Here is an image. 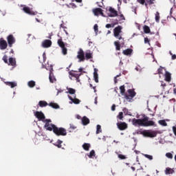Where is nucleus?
I'll use <instances>...</instances> for the list:
<instances>
[{
    "instance_id": "obj_29",
    "label": "nucleus",
    "mask_w": 176,
    "mask_h": 176,
    "mask_svg": "<svg viewBox=\"0 0 176 176\" xmlns=\"http://www.w3.org/2000/svg\"><path fill=\"white\" fill-rule=\"evenodd\" d=\"M85 58L87 60H90V58H93V54L91 52H86L85 53Z\"/></svg>"
},
{
    "instance_id": "obj_12",
    "label": "nucleus",
    "mask_w": 176,
    "mask_h": 176,
    "mask_svg": "<svg viewBox=\"0 0 176 176\" xmlns=\"http://www.w3.org/2000/svg\"><path fill=\"white\" fill-rule=\"evenodd\" d=\"M23 10L25 12V13H27V14H30V16H35V12L32 11L31 9H30V7H24Z\"/></svg>"
},
{
    "instance_id": "obj_60",
    "label": "nucleus",
    "mask_w": 176,
    "mask_h": 176,
    "mask_svg": "<svg viewBox=\"0 0 176 176\" xmlns=\"http://www.w3.org/2000/svg\"><path fill=\"white\" fill-rule=\"evenodd\" d=\"M76 118L78 120L82 119V117L80 116H79V115H77Z\"/></svg>"
},
{
    "instance_id": "obj_2",
    "label": "nucleus",
    "mask_w": 176,
    "mask_h": 176,
    "mask_svg": "<svg viewBox=\"0 0 176 176\" xmlns=\"http://www.w3.org/2000/svg\"><path fill=\"white\" fill-rule=\"evenodd\" d=\"M132 124L135 126L149 127V126H155V122L149 120V117L143 115V119H135L132 120Z\"/></svg>"
},
{
    "instance_id": "obj_17",
    "label": "nucleus",
    "mask_w": 176,
    "mask_h": 176,
    "mask_svg": "<svg viewBox=\"0 0 176 176\" xmlns=\"http://www.w3.org/2000/svg\"><path fill=\"white\" fill-rule=\"evenodd\" d=\"M98 69L96 68L94 69V78L96 83H98Z\"/></svg>"
},
{
    "instance_id": "obj_49",
    "label": "nucleus",
    "mask_w": 176,
    "mask_h": 176,
    "mask_svg": "<svg viewBox=\"0 0 176 176\" xmlns=\"http://www.w3.org/2000/svg\"><path fill=\"white\" fill-rule=\"evenodd\" d=\"M94 30L95 32H98V25L95 24L94 26Z\"/></svg>"
},
{
    "instance_id": "obj_1",
    "label": "nucleus",
    "mask_w": 176,
    "mask_h": 176,
    "mask_svg": "<svg viewBox=\"0 0 176 176\" xmlns=\"http://www.w3.org/2000/svg\"><path fill=\"white\" fill-rule=\"evenodd\" d=\"M45 122V124L44 127L48 131H53V133H54L56 135H58V137H59L60 135H67V130L63 127L58 128L56 126V125L50 123L52 122V120L46 119Z\"/></svg>"
},
{
    "instance_id": "obj_18",
    "label": "nucleus",
    "mask_w": 176,
    "mask_h": 176,
    "mask_svg": "<svg viewBox=\"0 0 176 176\" xmlns=\"http://www.w3.org/2000/svg\"><path fill=\"white\" fill-rule=\"evenodd\" d=\"M8 65H12V67H16V58H9Z\"/></svg>"
},
{
    "instance_id": "obj_40",
    "label": "nucleus",
    "mask_w": 176,
    "mask_h": 176,
    "mask_svg": "<svg viewBox=\"0 0 176 176\" xmlns=\"http://www.w3.org/2000/svg\"><path fill=\"white\" fill-rule=\"evenodd\" d=\"M117 118L120 120H123V112H120L119 114L117 116Z\"/></svg>"
},
{
    "instance_id": "obj_43",
    "label": "nucleus",
    "mask_w": 176,
    "mask_h": 176,
    "mask_svg": "<svg viewBox=\"0 0 176 176\" xmlns=\"http://www.w3.org/2000/svg\"><path fill=\"white\" fill-rule=\"evenodd\" d=\"M2 60L4 61V63H5L6 64H9V62H8V56H7V55H4V56H3Z\"/></svg>"
},
{
    "instance_id": "obj_15",
    "label": "nucleus",
    "mask_w": 176,
    "mask_h": 176,
    "mask_svg": "<svg viewBox=\"0 0 176 176\" xmlns=\"http://www.w3.org/2000/svg\"><path fill=\"white\" fill-rule=\"evenodd\" d=\"M122 54H124V56H131V54H133V49L128 48L122 51Z\"/></svg>"
},
{
    "instance_id": "obj_26",
    "label": "nucleus",
    "mask_w": 176,
    "mask_h": 176,
    "mask_svg": "<svg viewBox=\"0 0 176 176\" xmlns=\"http://www.w3.org/2000/svg\"><path fill=\"white\" fill-rule=\"evenodd\" d=\"M49 106L52 107V108H54V109H58L60 108V106L57 103L54 102H50Z\"/></svg>"
},
{
    "instance_id": "obj_63",
    "label": "nucleus",
    "mask_w": 176,
    "mask_h": 176,
    "mask_svg": "<svg viewBox=\"0 0 176 176\" xmlns=\"http://www.w3.org/2000/svg\"><path fill=\"white\" fill-rule=\"evenodd\" d=\"M173 93H174V94H176V88H175V89H173Z\"/></svg>"
},
{
    "instance_id": "obj_24",
    "label": "nucleus",
    "mask_w": 176,
    "mask_h": 176,
    "mask_svg": "<svg viewBox=\"0 0 176 176\" xmlns=\"http://www.w3.org/2000/svg\"><path fill=\"white\" fill-rule=\"evenodd\" d=\"M38 105H39V107H41V108H43V107H47V105H49V104H47V102H46L45 100H40L38 102Z\"/></svg>"
},
{
    "instance_id": "obj_19",
    "label": "nucleus",
    "mask_w": 176,
    "mask_h": 176,
    "mask_svg": "<svg viewBox=\"0 0 176 176\" xmlns=\"http://www.w3.org/2000/svg\"><path fill=\"white\" fill-rule=\"evenodd\" d=\"M50 82L51 83H54L56 82V78H54V76L53 75V72H50V76H49Z\"/></svg>"
},
{
    "instance_id": "obj_51",
    "label": "nucleus",
    "mask_w": 176,
    "mask_h": 176,
    "mask_svg": "<svg viewBox=\"0 0 176 176\" xmlns=\"http://www.w3.org/2000/svg\"><path fill=\"white\" fill-rule=\"evenodd\" d=\"M124 97L126 100H133V98H131V96H130V95L125 94Z\"/></svg>"
},
{
    "instance_id": "obj_8",
    "label": "nucleus",
    "mask_w": 176,
    "mask_h": 176,
    "mask_svg": "<svg viewBox=\"0 0 176 176\" xmlns=\"http://www.w3.org/2000/svg\"><path fill=\"white\" fill-rule=\"evenodd\" d=\"M8 49V42L3 38H0V50H6Z\"/></svg>"
},
{
    "instance_id": "obj_30",
    "label": "nucleus",
    "mask_w": 176,
    "mask_h": 176,
    "mask_svg": "<svg viewBox=\"0 0 176 176\" xmlns=\"http://www.w3.org/2000/svg\"><path fill=\"white\" fill-rule=\"evenodd\" d=\"M116 50H120V42L119 41H115Z\"/></svg>"
},
{
    "instance_id": "obj_28",
    "label": "nucleus",
    "mask_w": 176,
    "mask_h": 176,
    "mask_svg": "<svg viewBox=\"0 0 176 176\" xmlns=\"http://www.w3.org/2000/svg\"><path fill=\"white\" fill-rule=\"evenodd\" d=\"M58 45L61 48L65 47V44L64 43V41H63L62 38L58 40Z\"/></svg>"
},
{
    "instance_id": "obj_14",
    "label": "nucleus",
    "mask_w": 176,
    "mask_h": 176,
    "mask_svg": "<svg viewBox=\"0 0 176 176\" xmlns=\"http://www.w3.org/2000/svg\"><path fill=\"white\" fill-rule=\"evenodd\" d=\"M81 122H82V124H83V126H87V124H89L90 123V120L87 117L84 116V117H82Z\"/></svg>"
},
{
    "instance_id": "obj_53",
    "label": "nucleus",
    "mask_w": 176,
    "mask_h": 176,
    "mask_svg": "<svg viewBox=\"0 0 176 176\" xmlns=\"http://www.w3.org/2000/svg\"><path fill=\"white\" fill-rule=\"evenodd\" d=\"M112 28V24L108 23L106 25V28Z\"/></svg>"
},
{
    "instance_id": "obj_54",
    "label": "nucleus",
    "mask_w": 176,
    "mask_h": 176,
    "mask_svg": "<svg viewBox=\"0 0 176 176\" xmlns=\"http://www.w3.org/2000/svg\"><path fill=\"white\" fill-rule=\"evenodd\" d=\"M144 43H149V39L148 38H144Z\"/></svg>"
},
{
    "instance_id": "obj_6",
    "label": "nucleus",
    "mask_w": 176,
    "mask_h": 176,
    "mask_svg": "<svg viewBox=\"0 0 176 176\" xmlns=\"http://www.w3.org/2000/svg\"><path fill=\"white\" fill-rule=\"evenodd\" d=\"M34 116H36V118H37L38 120H39V122H44V123H46L45 121L46 120H45V114H43L42 113V111H36Z\"/></svg>"
},
{
    "instance_id": "obj_46",
    "label": "nucleus",
    "mask_w": 176,
    "mask_h": 176,
    "mask_svg": "<svg viewBox=\"0 0 176 176\" xmlns=\"http://www.w3.org/2000/svg\"><path fill=\"white\" fill-rule=\"evenodd\" d=\"M166 156V157H168V159H173V154H171V153H167Z\"/></svg>"
},
{
    "instance_id": "obj_16",
    "label": "nucleus",
    "mask_w": 176,
    "mask_h": 176,
    "mask_svg": "<svg viewBox=\"0 0 176 176\" xmlns=\"http://www.w3.org/2000/svg\"><path fill=\"white\" fill-rule=\"evenodd\" d=\"M5 85H6V86H10L11 89H13L17 86V83L16 82H5Z\"/></svg>"
},
{
    "instance_id": "obj_64",
    "label": "nucleus",
    "mask_w": 176,
    "mask_h": 176,
    "mask_svg": "<svg viewBox=\"0 0 176 176\" xmlns=\"http://www.w3.org/2000/svg\"><path fill=\"white\" fill-rule=\"evenodd\" d=\"M95 104H97V97L95 98Z\"/></svg>"
},
{
    "instance_id": "obj_23",
    "label": "nucleus",
    "mask_w": 176,
    "mask_h": 176,
    "mask_svg": "<svg viewBox=\"0 0 176 176\" xmlns=\"http://www.w3.org/2000/svg\"><path fill=\"white\" fill-rule=\"evenodd\" d=\"M143 30L144 34H152V32H151V28H149V26L145 25L143 27Z\"/></svg>"
},
{
    "instance_id": "obj_39",
    "label": "nucleus",
    "mask_w": 176,
    "mask_h": 176,
    "mask_svg": "<svg viewBox=\"0 0 176 176\" xmlns=\"http://www.w3.org/2000/svg\"><path fill=\"white\" fill-rule=\"evenodd\" d=\"M62 49V53L64 56H66L67 52H68V50L67 49V47H63L61 48Z\"/></svg>"
},
{
    "instance_id": "obj_5",
    "label": "nucleus",
    "mask_w": 176,
    "mask_h": 176,
    "mask_svg": "<svg viewBox=\"0 0 176 176\" xmlns=\"http://www.w3.org/2000/svg\"><path fill=\"white\" fill-rule=\"evenodd\" d=\"M7 41L8 43L9 47H13L14 43H16V38H14V36L13 34H10L7 36Z\"/></svg>"
},
{
    "instance_id": "obj_27",
    "label": "nucleus",
    "mask_w": 176,
    "mask_h": 176,
    "mask_svg": "<svg viewBox=\"0 0 176 176\" xmlns=\"http://www.w3.org/2000/svg\"><path fill=\"white\" fill-rule=\"evenodd\" d=\"M90 144L89 143H84L82 144V148L85 151H89V149H90Z\"/></svg>"
},
{
    "instance_id": "obj_55",
    "label": "nucleus",
    "mask_w": 176,
    "mask_h": 176,
    "mask_svg": "<svg viewBox=\"0 0 176 176\" xmlns=\"http://www.w3.org/2000/svg\"><path fill=\"white\" fill-rule=\"evenodd\" d=\"M115 109H116V105L113 104L111 107V111H115Z\"/></svg>"
},
{
    "instance_id": "obj_20",
    "label": "nucleus",
    "mask_w": 176,
    "mask_h": 176,
    "mask_svg": "<svg viewBox=\"0 0 176 176\" xmlns=\"http://www.w3.org/2000/svg\"><path fill=\"white\" fill-rule=\"evenodd\" d=\"M165 80L166 82H171V74L168 72H166L165 73Z\"/></svg>"
},
{
    "instance_id": "obj_48",
    "label": "nucleus",
    "mask_w": 176,
    "mask_h": 176,
    "mask_svg": "<svg viewBox=\"0 0 176 176\" xmlns=\"http://www.w3.org/2000/svg\"><path fill=\"white\" fill-rule=\"evenodd\" d=\"M138 2L140 3V5H144V6H145V3H146V2H145V0H138Z\"/></svg>"
},
{
    "instance_id": "obj_32",
    "label": "nucleus",
    "mask_w": 176,
    "mask_h": 176,
    "mask_svg": "<svg viewBox=\"0 0 176 176\" xmlns=\"http://www.w3.org/2000/svg\"><path fill=\"white\" fill-rule=\"evenodd\" d=\"M155 21L156 23L160 22V13L159 12H156L155 13Z\"/></svg>"
},
{
    "instance_id": "obj_56",
    "label": "nucleus",
    "mask_w": 176,
    "mask_h": 176,
    "mask_svg": "<svg viewBox=\"0 0 176 176\" xmlns=\"http://www.w3.org/2000/svg\"><path fill=\"white\" fill-rule=\"evenodd\" d=\"M161 86L164 89V87H166V83H164V82H162Z\"/></svg>"
},
{
    "instance_id": "obj_50",
    "label": "nucleus",
    "mask_w": 176,
    "mask_h": 176,
    "mask_svg": "<svg viewBox=\"0 0 176 176\" xmlns=\"http://www.w3.org/2000/svg\"><path fill=\"white\" fill-rule=\"evenodd\" d=\"M119 24V21H118V19H116L115 21V23H112V28H113V27H115V25Z\"/></svg>"
},
{
    "instance_id": "obj_21",
    "label": "nucleus",
    "mask_w": 176,
    "mask_h": 176,
    "mask_svg": "<svg viewBox=\"0 0 176 176\" xmlns=\"http://www.w3.org/2000/svg\"><path fill=\"white\" fill-rule=\"evenodd\" d=\"M175 171L174 169L171 168H166L165 170V174L166 175H170V174H174Z\"/></svg>"
},
{
    "instance_id": "obj_36",
    "label": "nucleus",
    "mask_w": 176,
    "mask_h": 176,
    "mask_svg": "<svg viewBox=\"0 0 176 176\" xmlns=\"http://www.w3.org/2000/svg\"><path fill=\"white\" fill-rule=\"evenodd\" d=\"M29 87H35V81L34 80H30L28 83Z\"/></svg>"
},
{
    "instance_id": "obj_61",
    "label": "nucleus",
    "mask_w": 176,
    "mask_h": 176,
    "mask_svg": "<svg viewBox=\"0 0 176 176\" xmlns=\"http://www.w3.org/2000/svg\"><path fill=\"white\" fill-rule=\"evenodd\" d=\"M131 168L133 171H135V168L134 166H131Z\"/></svg>"
},
{
    "instance_id": "obj_34",
    "label": "nucleus",
    "mask_w": 176,
    "mask_h": 176,
    "mask_svg": "<svg viewBox=\"0 0 176 176\" xmlns=\"http://www.w3.org/2000/svg\"><path fill=\"white\" fill-rule=\"evenodd\" d=\"M159 124H161V126H167V122H166V120H160L158 121Z\"/></svg>"
},
{
    "instance_id": "obj_25",
    "label": "nucleus",
    "mask_w": 176,
    "mask_h": 176,
    "mask_svg": "<svg viewBox=\"0 0 176 176\" xmlns=\"http://www.w3.org/2000/svg\"><path fill=\"white\" fill-rule=\"evenodd\" d=\"M128 93L131 97V98H134V97H135V91H134V89H129L128 90Z\"/></svg>"
},
{
    "instance_id": "obj_38",
    "label": "nucleus",
    "mask_w": 176,
    "mask_h": 176,
    "mask_svg": "<svg viewBox=\"0 0 176 176\" xmlns=\"http://www.w3.org/2000/svg\"><path fill=\"white\" fill-rule=\"evenodd\" d=\"M88 156L89 158L93 157V156H96V151H94V150L91 151Z\"/></svg>"
},
{
    "instance_id": "obj_7",
    "label": "nucleus",
    "mask_w": 176,
    "mask_h": 176,
    "mask_svg": "<svg viewBox=\"0 0 176 176\" xmlns=\"http://www.w3.org/2000/svg\"><path fill=\"white\" fill-rule=\"evenodd\" d=\"M109 12L110 13L109 14V17H118L119 16L118 11H116V10L112 7L109 8Z\"/></svg>"
},
{
    "instance_id": "obj_13",
    "label": "nucleus",
    "mask_w": 176,
    "mask_h": 176,
    "mask_svg": "<svg viewBox=\"0 0 176 176\" xmlns=\"http://www.w3.org/2000/svg\"><path fill=\"white\" fill-rule=\"evenodd\" d=\"M52 46V41L50 40H45L42 43V47L45 48L50 47Z\"/></svg>"
},
{
    "instance_id": "obj_59",
    "label": "nucleus",
    "mask_w": 176,
    "mask_h": 176,
    "mask_svg": "<svg viewBox=\"0 0 176 176\" xmlns=\"http://www.w3.org/2000/svg\"><path fill=\"white\" fill-rule=\"evenodd\" d=\"M172 60H176V55L175 54L172 55Z\"/></svg>"
},
{
    "instance_id": "obj_44",
    "label": "nucleus",
    "mask_w": 176,
    "mask_h": 176,
    "mask_svg": "<svg viewBox=\"0 0 176 176\" xmlns=\"http://www.w3.org/2000/svg\"><path fill=\"white\" fill-rule=\"evenodd\" d=\"M118 157L119 159H120L121 160H124L125 159H127V157H126V155H123L122 154H118Z\"/></svg>"
},
{
    "instance_id": "obj_33",
    "label": "nucleus",
    "mask_w": 176,
    "mask_h": 176,
    "mask_svg": "<svg viewBox=\"0 0 176 176\" xmlns=\"http://www.w3.org/2000/svg\"><path fill=\"white\" fill-rule=\"evenodd\" d=\"M69 75H70L71 76H73L74 78H80V76L82 75L81 73L79 74H78L72 73V72H69Z\"/></svg>"
},
{
    "instance_id": "obj_37",
    "label": "nucleus",
    "mask_w": 176,
    "mask_h": 176,
    "mask_svg": "<svg viewBox=\"0 0 176 176\" xmlns=\"http://www.w3.org/2000/svg\"><path fill=\"white\" fill-rule=\"evenodd\" d=\"M120 93L121 94H124V93L126 92V89H124V85H122L120 87Z\"/></svg>"
},
{
    "instance_id": "obj_10",
    "label": "nucleus",
    "mask_w": 176,
    "mask_h": 176,
    "mask_svg": "<svg viewBox=\"0 0 176 176\" xmlns=\"http://www.w3.org/2000/svg\"><path fill=\"white\" fill-rule=\"evenodd\" d=\"M117 127L119 129V130L123 131L126 130L127 129V124L126 122H118L117 123Z\"/></svg>"
},
{
    "instance_id": "obj_52",
    "label": "nucleus",
    "mask_w": 176,
    "mask_h": 176,
    "mask_svg": "<svg viewBox=\"0 0 176 176\" xmlns=\"http://www.w3.org/2000/svg\"><path fill=\"white\" fill-rule=\"evenodd\" d=\"M120 76V75H117L115 78H114V83H118V80L116 79V78H119Z\"/></svg>"
},
{
    "instance_id": "obj_22",
    "label": "nucleus",
    "mask_w": 176,
    "mask_h": 176,
    "mask_svg": "<svg viewBox=\"0 0 176 176\" xmlns=\"http://www.w3.org/2000/svg\"><path fill=\"white\" fill-rule=\"evenodd\" d=\"M69 99L70 100V101H72V102L74 104H80V100L78 99V98H74L71 97V96H68Z\"/></svg>"
},
{
    "instance_id": "obj_9",
    "label": "nucleus",
    "mask_w": 176,
    "mask_h": 176,
    "mask_svg": "<svg viewBox=\"0 0 176 176\" xmlns=\"http://www.w3.org/2000/svg\"><path fill=\"white\" fill-rule=\"evenodd\" d=\"M77 58H78L80 63L85 61V52H83V50H79L78 52Z\"/></svg>"
},
{
    "instance_id": "obj_4",
    "label": "nucleus",
    "mask_w": 176,
    "mask_h": 176,
    "mask_svg": "<svg viewBox=\"0 0 176 176\" xmlns=\"http://www.w3.org/2000/svg\"><path fill=\"white\" fill-rule=\"evenodd\" d=\"M142 134L144 137H149L150 138H153L157 135V133L155 131H144Z\"/></svg>"
},
{
    "instance_id": "obj_62",
    "label": "nucleus",
    "mask_w": 176,
    "mask_h": 176,
    "mask_svg": "<svg viewBox=\"0 0 176 176\" xmlns=\"http://www.w3.org/2000/svg\"><path fill=\"white\" fill-rule=\"evenodd\" d=\"M76 82H80V80H79V78H76Z\"/></svg>"
},
{
    "instance_id": "obj_35",
    "label": "nucleus",
    "mask_w": 176,
    "mask_h": 176,
    "mask_svg": "<svg viewBox=\"0 0 176 176\" xmlns=\"http://www.w3.org/2000/svg\"><path fill=\"white\" fill-rule=\"evenodd\" d=\"M63 143V141L60 140H58L56 144H54L55 146H57V148H61V144Z\"/></svg>"
},
{
    "instance_id": "obj_11",
    "label": "nucleus",
    "mask_w": 176,
    "mask_h": 176,
    "mask_svg": "<svg viewBox=\"0 0 176 176\" xmlns=\"http://www.w3.org/2000/svg\"><path fill=\"white\" fill-rule=\"evenodd\" d=\"M94 14L95 16H98V14H100L101 16H104V12L102 11V9L100 8H97L93 10Z\"/></svg>"
},
{
    "instance_id": "obj_47",
    "label": "nucleus",
    "mask_w": 176,
    "mask_h": 176,
    "mask_svg": "<svg viewBox=\"0 0 176 176\" xmlns=\"http://www.w3.org/2000/svg\"><path fill=\"white\" fill-rule=\"evenodd\" d=\"M163 67H160L158 69H157V72L158 74L160 75L162 74H163Z\"/></svg>"
},
{
    "instance_id": "obj_57",
    "label": "nucleus",
    "mask_w": 176,
    "mask_h": 176,
    "mask_svg": "<svg viewBox=\"0 0 176 176\" xmlns=\"http://www.w3.org/2000/svg\"><path fill=\"white\" fill-rule=\"evenodd\" d=\"M60 93H63V90L58 89L57 91L56 96H58V94H60Z\"/></svg>"
},
{
    "instance_id": "obj_42",
    "label": "nucleus",
    "mask_w": 176,
    "mask_h": 176,
    "mask_svg": "<svg viewBox=\"0 0 176 176\" xmlns=\"http://www.w3.org/2000/svg\"><path fill=\"white\" fill-rule=\"evenodd\" d=\"M76 91L72 88L68 89V93H69V94H75Z\"/></svg>"
},
{
    "instance_id": "obj_45",
    "label": "nucleus",
    "mask_w": 176,
    "mask_h": 176,
    "mask_svg": "<svg viewBox=\"0 0 176 176\" xmlns=\"http://www.w3.org/2000/svg\"><path fill=\"white\" fill-rule=\"evenodd\" d=\"M144 157H146V159H148V160H153V157L152 155H149L148 154H144Z\"/></svg>"
},
{
    "instance_id": "obj_58",
    "label": "nucleus",
    "mask_w": 176,
    "mask_h": 176,
    "mask_svg": "<svg viewBox=\"0 0 176 176\" xmlns=\"http://www.w3.org/2000/svg\"><path fill=\"white\" fill-rule=\"evenodd\" d=\"M42 57L43 60H46V54L43 53Z\"/></svg>"
},
{
    "instance_id": "obj_3",
    "label": "nucleus",
    "mask_w": 176,
    "mask_h": 176,
    "mask_svg": "<svg viewBox=\"0 0 176 176\" xmlns=\"http://www.w3.org/2000/svg\"><path fill=\"white\" fill-rule=\"evenodd\" d=\"M122 30L123 28L121 25H118L113 29V35L116 39H119V41H122L121 45H124V38L122 37L120 34H122Z\"/></svg>"
},
{
    "instance_id": "obj_41",
    "label": "nucleus",
    "mask_w": 176,
    "mask_h": 176,
    "mask_svg": "<svg viewBox=\"0 0 176 176\" xmlns=\"http://www.w3.org/2000/svg\"><path fill=\"white\" fill-rule=\"evenodd\" d=\"M102 131L101 125H97L96 134H100Z\"/></svg>"
},
{
    "instance_id": "obj_31",
    "label": "nucleus",
    "mask_w": 176,
    "mask_h": 176,
    "mask_svg": "<svg viewBox=\"0 0 176 176\" xmlns=\"http://www.w3.org/2000/svg\"><path fill=\"white\" fill-rule=\"evenodd\" d=\"M155 0H146L145 6L148 8V5H153Z\"/></svg>"
}]
</instances>
